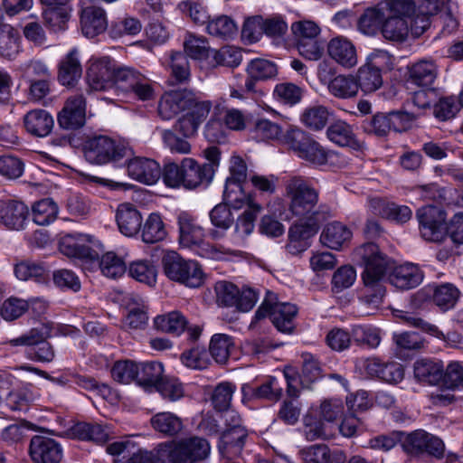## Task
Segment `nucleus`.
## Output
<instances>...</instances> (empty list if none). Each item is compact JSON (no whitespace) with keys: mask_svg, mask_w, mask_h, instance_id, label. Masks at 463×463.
Segmentation results:
<instances>
[{"mask_svg":"<svg viewBox=\"0 0 463 463\" xmlns=\"http://www.w3.org/2000/svg\"><path fill=\"white\" fill-rule=\"evenodd\" d=\"M354 255L364 266L362 278L366 288V301L374 305L380 304L386 292L382 283L388 264L386 256L373 242L362 245L356 249Z\"/></svg>","mask_w":463,"mask_h":463,"instance_id":"obj_2","label":"nucleus"},{"mask_svg":"<svg viewBox=\"0 0 463 463\" xmlns=\"http://www.w3.org/2000/svg\"><path fill=\"white\" fill-rule=\"evenodd\" d=\"M392 14L386 16L382 27L384 39L402 43L410 32L408 20L415 14V3L412 0H390Z\"/></svg>","mask_w":463,"mask_h":463,"instance_id":"obj_6","label":"nucleus"},{"mask_svg":"<svg viewBox=\"0 0 463 463\" xmlns=\"http://www.w3.org/2000/svg\"><path fill=\"white\" fill-rule=\"evenodd\" d=\"M370 204L374 213L398 223L407 222L412 216L411 210L406 205H399L382 199H373Z\"/></svg>","mask_w":463,"mask_h":463,"instance_id":"obj_32","label":"nucleus"},{"mask_svg":"<svg viewBox=\"0 0 463 463\" xmlns=\"http://www.w3.org/2000/svg\"><path fill=\"white\" fill-rule=\"evenodd\" d=\"M422 279V271L412 263L396 266L388 275L390 284L400 290L414 288L421 283Z\"/></svg>","mask_w":463,"mask_h":463,"instance_id":"obj_21","label":"nucleus"},{"mask_svg":"<svg viewBox=\"0 0 463 463\" xmlns=\"http://www.w3.org/2000/svg\"><path fill=\"white\" fill-rule=\"evenodd\" d=\"M214 174L212 165H199L194 158L183 159V186L194 189L201 184H208Z\"/></svg>","mask_w":463,"mask_h":463,"instance_id":"obj_18","label":"nucleus"},{"mask_svg":"<svg viewBox=\"0 0 463 463\" xmlns=\"http://www.w3.org/2000/svg\"><path fill=\"white\" fill-rule=\"evenodd\" d=\"M206 31L214 37L228 40L237 33L238 26L232 17L222 14L207 21Z\"/></svg>","mask_w":463,"mask_h":463,"instance_id":"obj_40","label":"nucleus"},{"mask_svg":"<svg viewBox=\"0 0 463 463\" xmlns=\"http://www.w3.org/2000/svg\"><path fill=\"white\" fill-rule=\"evenodd\" d=\"M86 242L87 239L82 234H66L60 239L59 250L69 258L80 260L86 269L95 251Z\"/></svg>","mask_w":463,"mask_h":463,"instance_id":"obj_16","label":"nucleus"},{"mask_svg":"<svg viewBox=\"0 0 463 463\" xmlns=\"http://www.w3.org/2000/svg\"><path fill=\"white\" fill-rule=\"evenodd\" d=\"M139 80H142V74L136 71L134 69L128 67L116 68L113 79V88L119 90L122 92L128 93L131 89H133V86H136L138 83Z\"/></svg>","mask_w":463,"mask_h":463,"instance_id":"obj_57","label":"nucleus"},{"mask_svg":"<svg viewBox=\"0 0 463 463\" xmlns=\"http://www.w3.org/2000/svg\"><path fill=\"white\" fill-rule=\"evenodd\" d=\"M209 217L213 226V228L210 230L209 235L213 240L223 238L226 231L229 230L234 222L230 206L223 203L214 206L210 212Z\"/></svg>","mask_w":463,"mask_h":463,"instance_id":"obj_30","label":"nucleus"},{"mask_svg":"<svg viewBox=\"0 0 463 463\" xmlns=\"http://www.w3.org/2000/svg\"><path fill=\"white\" fill-rule=\"evenodd\" d=\"M246 72L247 75L259 80H265L275 77L278 70L276 64L270 61L254 59L248 63Z\"/></svg>","mask_w":463,"mask_h":463,"instance_id":"obj_59","label":"nucleus"},{"mask_svg":"<svg viewBox=\"0 0 463 463\" xmlns=\"http://www.w3.org/2000/svg\"><path fill=\"white\" fill-rule=\"evenodd\" d=\"M138 363L133 361H118L111 369V374L115 381L120 383H129L136 381L137 383Z\"/></svg>","mask_w":463,"mask_h":463,"instance_id":"obj_61","label":"nucleus"},{"mask_svg":"<svg viewBox=\"0 0 463 463\" xmlns=\"http://www.w3.org/2000/svg\"><path fill=\"white\" fill-rule=\"evenodd\" d=\"M115 218L118 228L123 235L133 237L139 232L143 218L140 212L132 203L119 204Z\"/></svg>","mask_w":463,"mask_h":463,"instance_id":"obj_22","label":"nucleus"},{"mask_svg":"<svg viewBox=\"0 0 463 463\" xmlns=\"http://www.w3.org/2000/svg\"><path fill=\"white\" fill-rule=\"evenodd\" d=\"M33 222L39 225H48L58 214V205L52 198L36 202L32 208Z\"/></svg>","mask_w":463,"mask_h":463,"instance_id":"obj_49","label":"nucleus"},{"mask_svg":"<svg viewBox=\"0 0 463 463\" xmlns=\"http://www.w3.org/2000/svg\"><path fill=\"white\" fill-rule=\"evenodd\" d=\"M142 25L138 19L134 17L119 18L112 22L109 34L112 38H119L123 35H135L141 31Z\"/></svg>","mask_w":463,"mask_h":463,"instance_id":"obj_63","label":"nucleus"},{"mask_svg":"<svg viewBox=\"0 0 463 463\" xmlns=\"http://www.w3.org/2000/svg\"><path fill=\"white\" fill-rule=\"evenodd\" d=\"M24 170L23 160L15 156H0V175L8 180H15L22 176Z\"/></svg>","mask_w":463,"mask_h":463,"instance_id":"obj_62","label":"nucleus"},{"mask_svg":"<svg viewBox=\"0 0 463 463\" xmlns=\"http://www.w3.org/2000/svg\"><path fill=\"white\" fill-rule=\"evenodd\" d=\"M83 152L86 160L94 165L117 163L132 154L130 147L107 136L89 138L83 146Z\"/></svg>","mask_w":463,"mask_h":463,"instance_id":"obj_5","label":"nucleus"},{"mask_svg":"<svg viewBox=\"0 0 463 463\" xmlns=\"http://www.w3.org/2000/svg\"><path fill=\"white\" fill-rule=\"evenodd\" d=\"M153 429L164 434L173 437L177 435L183 429L182 420L172 412H158L150 420Z\"/></svg>","mask_w":463,"mask_h":463,"instance_id":"obj_39","label":"nucleus"},{"mask_svg":"<svg viewBox=\"0 0 463 463\" xmlns=\"http://www.w3.org/2000/svg\"><path fill=\"white\" fill-rule=\"evenodd\" d=\"M80 28L88 38H93L108 28V19L103 8L96 5L83 6L80 12Z\"/></svg>","mask_w":463,"mask_h":463,"instance_id":"obj_19","label":"nucleus"},{"mask_svg":"<svg viewBox=\"0 0 463 463\" xmlns=\"http://www.w3.org/2000/svg\"><path fill=\"white\" fill-rule=\"evenodd\" d=\"M390 0H384L373 7L365 9L358 20V29L368 36H374L382 31L386 16L392 14Z\"/></svg>","mask_w":463,"mask_h":463,"instance_id":"obj_15","label":"nucleus"},{"mask_svg":"<svg viewBox=\"0 0 463 463\" xmlns=\"http://www.w3.org/2000/svg\"><path fill=\"white\" fill-rule=\"evenodd\" d=\"M355 80L358 89L364 93L374 92L383 85L382 73L366 64L359 68Z\"/></svg>","mask_w":463,"mask_h":463,"instance_id":"obj_51","label":"nucleus"},{"mask_svg":"<svg viewBox=\"0 0 463 463\" xmlns=\"http://www.w3.org/2000/svg\"><path fill=\"white\" fill-rule=\"evenodd\" d=\"M165 275L172 281L189 288H198L203 282V273L199 263L186 260L175 251L166 252L162 258Z\"/></svg>","mask_w":463,"mask_h":463,"instance_id":"obj_4","label":"nucleus"},{"mask_svg":"<svg viewBox=\"0 0 463 463\" xmlns=\"http://www.w3.org/2000/svg\"><path fill=\"white\" fill-rule=\"evenodd\" d=\"M25 130L36 137H45L52 130L54 120L45 109H34L28 111L23 118Z\"/></svg>","mask_w":463,"mask_h":463,"instance_id":"obj_25","label":"nucleus"},{"mask_svg":"<svg viewBox=\"0 0 463 463\" xmlns=\"http://www.w3.org/2000/svg\"><path fill=\"white\" fill-rule=\"evenodd\" d=\"M216 302L219 306L235 307L238 301L239 288L232 283L218 281L214 286Z\"/></svg>","mask_w":463,"mask_h":463,"instance_id":"obj_64","label":"nucleus"},{"mask_svg":"<svg viewBox=\"0 0 463 463\" xmlns=\"http://www.w3.org/2000/svg\"><path fill=\"white\" fill-rule=\"evenodd\" d=\"M28 207L20 201H0V222L9 229L20 230L28 218Z\"/></svg>","mask_w":463,"mask_h":463,"instance_id":"obj_23","label":"nucleus"},{"mask_svg":"<svg viewBox=\"0 0 463 463\" xmlns=\"http://www.w3.org/2000/svg\"><path fill=\"white\" fill-rule=\"evenodd\" d=\"M459 298V290L452 284L438 286L433 294L434 303L442 310L452 308Z\"/></svg>","mask_w":463,"mask_h":463,"instance_id":"obj_58","label":"nucleus"},{"mask_svg":"<svg viewBox=\"0 0 463 463\" xmlns=\"http://www.w3.org/2000/svg\"><path fill=\"white\" fill-rule=\"evenodd\" d=\"M252 133L256 139L262 141L280 140L282 137L280 126L266 118L256 121Z\"/></svg>","mask_w":463,"mask_h":463,"instance_id":"obj_60","label":"nucleus"},{"mask_svg":"<svg viewBox=\"0 0 463 463\" xmlns=\"http://www.w3.org/2000/svg\"><path fill=\"white\" fill-rule=\"evenodd\" d=\"M181 463H199L210 454V444L204 439L194 437L177 441Z\"/></svg>","mask_w":463,"mask_h":463,"instance_id":"obj_26","label":"nucleus"},{"mask_svg":"<svg viewBox=\"0 0 463 463\" xmlns=\"http://www.w3.org/2000/svg\"><path fill=\"white\" fill-rule=\"evenodd\" d=\"M420 236L428 241L439 242L446 235V213L434 205H425L416 213Z\"/></svg>","mask_w":463,"mask_h":463,"instance_id":"obj_9","label":"nucleus"},{"mask_svg":"<svg viewBox=\"0 0 463 463\" xmlns=\"http://www.w3.org/2000/svg\"><path fill=\"white\" fill-rule=\"evenodd\" d=\"M352 238L351 230L345 224L334 222L326 224L320 235L323 245L333 250H339Z\"/></svg>","mask_w":463,"mask_h":463,"instance_id":"obj_31","label":"nucleus"},{"mask_svg":"<svg viewBox=\"0 0 463 463\" xmlns=\"http://www.w3.org/2000/svg\"><path fill=\"white\" fill-rule=\"evenodd\" d=\"M127 169L130 178L147 185L156 184L161 177L159 164L148 157L136 156L128 160Z\"/></svg>","mask_w":463,"mask_h":463,"instance_id":"obj_14","label":"nucleus"},{"mask_svg":"<svg viewBox=\"0 0 463 463\" xmlns=\"http://www.w3.org/2000/svg\"><path fill=\"white\" fill-rule=\"evenodd\" d=\"M248 432L245 428H229L221 435L219 450L222 456L227 459L240 458L245 445Z\"/></svg>","mask_w":463,"mask_h":463,"instance_id":"obj_20","label":"nucleus"},{"mask_svg":"<svg viewBox=\"0 0 463 463\" xmlns=\"http://www.w3.org/2000/svg\"><path fill=\"white\" fill-rule=\"evenodd\" d=\"M234 349V341L226 334H215L212 336L209 351L218 364H225Z\"/></svg>","mask_w":463,"mask_h":463,"instance_id":"obj_44","label":"nucleus"},{"mask_svg":"<svg viewBox=\"0 0 463 463\" xmlns=\"http://www.w3.org/2000/svg\"><path fill=\"white\" fill-rule=\"evenodd\" d=\"M183 45L186 57L194 60H204L212 56L213 53V50L204 37L192 33L186 34Z\"/></svg>","mask_w":463,"mask_h":463,"instance_id":"obj_45","label":"nucleus"},{"mask_svg":"<svg viewBox=\"0 0 463 463\" xmlns=\"http://www.w3.org/2000/svg\"><path fill=\"white\" fill-rule=\"evenodd\" d=\"M29 455L34 463H60L62 449L54 439L35 435L30 441Z\"/></svg>","mask_w":463,"mask_h":463,"instance_id":"obj_12","label":"nucleus"},{"mask_svg":"<svg viewBox=\"0 0 463 463\" xmlns=\"http://www.w3.org/2000/svg\"><path fill=\"white\" fill-rule=\"evenodd\" d=\"M242 182L226 180L223 191V203L234 209L249 206L250 201L254 202L251 194H246L242 188Z\"/></svg>","mask_w":463,"mask_h":463,"instance_id":"obj_42","label":"nucleus"},{"mask_svg":"<svg viewBox=\"0 0 463 463\" xmlns=\"http://www.w3.org/2000/svg\"><path fill=\"white\" fill-rule=\"evenodd\" d=\"M358 85L354 76L338 75L330 80L329 92L339 99L354 97L358 92Z\"/></svg>","mask_w":463,"mask_h":463,"instance_id":"obj_46","label":"nucleus"},{"mask_svg":"<svg viewBox=\"0 0 463 463\" xmlns=\"http://www.w3.org/2000/svg\"><path fill=\"white\" fill-rule=\"evenodd\" d=\"M71 436L81 440L103 444L109 439V431L97 423L78 422L70 429Z\"/></svg>","mask_w":463,"mask_h":463,"instance_id":"obj_35","label":"nucleus"},{"mask_svg":"<svg viewBox=\"0 0 463 463\" xmlns=\"http://www.w3.org/2000/svg\"><path fill=\"white\" fill-rule=\"evenodd\" d=\"M236 389V385L231 382H222L217 384L211 396L213 408L218 411H224L230 409Z\"/></svg>","mask_w":463,"mask_h":463,"instance_id":"obj_53","label":"nucleus"},{"mask_svg":"<svg viewBox=\"0 0 463 463\" xmlns=\"http://www.w3.org/2000/svg\"><path fill=\"white\" fill-rule=\"evenodd\" d=\"M14 273L21 280L34 279L42 282L47 279L49 271L43 263L26 260L15 266Z\"/></svg>","mask_w":463,"mask_h":463,"instance_id":"obj_52","label":"nucleus"},{"mask_svg":"<svg viewBox=\"0 0 463 463\" xmlns=\"http://www.w3.org/2000/svg\"><path fill=\"white\" fill-rule=\"evenodd\" d=\"M212 108L208 100H200L194 92L181 90L164 94L158 103V114L169 120L180 112H185L174 125V131L185 138L194 137L205 120Z\"/></svg>","mask_w":463,"mask_h":463,"instance_id":"obj_1","label":"nucleus"},{"mask_svg":"<svg viewBox=\"0 0 463 463\" xmlns=\"http://www.w3.org/2000/svg\"><path fill=\"white\" fill-rule=\"evenodd\" d=\"M129 275L136 280L148 286L156 284L157 270L156 266L149 260L133 261L128 269Z\"/></svg>","mask_w":463,"mask_h":463,"instance_id":"obj_55","label":"nucleus"},{"mask_svg":"<svg viewBox=\"0 0 463 463\" xmlns=\"http://www.w3.org/2000/svg\"><path fill=\"white\" fill-rule=\"evenodd\" d=\"M280 142L298 157L317 165L327 161L326 150L306 131L290 128L282 135Z\"/></svg>","mask_w":463,"mask_h":463,"instance_id":"obj_7","label":"nucleus"},{"mask_svg":"<svg viewBox=\"0 0 463 463\" xmlns=\"http://www.w3.org/2000/svg\"><path fill=\"white\" fill-rule=\"evenodd\" d=\"M322 376V369L317 360L310 354H303L302 373L299 376L292 367H286L284 377L287 382V394L291 398H298L300 393V385L308 388V385Z\"/></svg>","mask_w":463,"mask_h":463,"instance_id":"obj_8","label":"nucleus"},{"mask_svg":"<svg viewBox=\"0 0 463 463\" xmlns=\"http://www.w3.org/2000/svg\"><path fill=\"white\" fill-rule=\"evenodd\" d=\"M414 376L422 383L437 384L442 378V364L431 360L421 359L414 364Z\"/></svg>","mask_w":463,"mask_h":463,"instance_id":"obj_41","label":"nucleus"},{"mask_svg":"<svg viewBox=\"0 0 463 463\" xmlns=\"http://www.w3.org/2000/svg\"><path fill=\"white\" fill-rule=\"evenodd\" d=\"M329 110L326 107L317 105L307 108L301 115L300 120L311 130H321L326 127L329 118Z\"/></svg>","mask_w":463,"mask_h":463,"instance_id":"obj_50","label":"nucleus"},{"mask_svg":"<svg viewBox=\"0 0 463 463\" xmlns=\"http://www.w3.org/2000/svg\"><path fill=\"white\" fill-rule=\"evenodd\" d=\"M187 325V319L179 311H172L157 316L154 319V326L157 330L174 335H180L185 330Z\"/></svg>","mask_w":463,"mask_h":463,"instance_id":"obj_38","label":"nucleus"},{"mask_svg":"<svg viewBox=\"0 0 463 463\" xmlns=\"http://www.w3.org/2000/svg\"><path fill=\"white\" fill-rule=\"evenodd\" d=\"M177 225L178 241L182 247L193 248L202 244L205 237V230L196 216L187 212H181L177 215Z\"/></svg>","mask_w":463,"mask_h":463,"instance_id":"obj_13","label":"nucleus"},{"mask_svg":"<svg viewBox=\"0 0 463 463\" xmlns=\"http://www.w3.org/2000/svg\"><path fill=\"white\" fill-rule=\"evenodd\" d=\"M438 76V67L433 61L421 60L409 69V82L420 88L432 87Z\"/></svg>","mask_w":463,"mask_h":463,"instance_id":"obj_29","label":"nucleus"},{"mask_svg":"<svg viewBox=\"0 0 463 463\" xmlns=\"http://www.w3.org/2000/svg\"><path fill=\"white\" fill-rule=\"evenodd\" d=\"M81 75L82 67L79 59V51L74 48L61 60L57 79L62 86L73 88Z\"/></svg>","mask_w":463,"mask_h":463,"instance_id":"obj_24","label":"nucleus"},{"mask_svg":"<svg viewBox=\"0 0 463 463\" xmlns=\"http://www.w3.org/2000/svg\"><path fill=\"white\" fill-rule=\"evenodd\" d=\"M212 59L213 67L226 66L234 68L241 64L242 53L241 49L235 46L226 45L219 50H213Z\"/></svg>","mask_w":463,"mask_h":463,"instance_id":"obj_54","label":"nucleus"},{"mask_svg":"<svg viewBox=\"0 0 463 463\" xmlns=\"http://www.w3.org/2000/svg\"><path fill=\"white\" fill-rule=\"evenodd\" d=\"M304 463H345V456L340 450L331 451L324 444L312 445L299 451Z\"/></svg>","mask_w":463,"mask_h":463,"instance_id":"obj_28","label":"nucleus"},{"mask_svg":"<svg viewBox=\"0 0 463 463\" xmlns=\"http://www.w3.org/2000/svg\"><path fill=\"white\" fill-rule=\"evenodd\" d=\"M86 105V97L82 91L68 97L62 109L58 113L59 126L68 130L81 128L85 124Z\"/></svg>","mask_w":463,"mask_h":463,"instance_id":"obj_10","label":"nucleus"},{"mask_svg":"<svg viewBox=\"0 0 463 463\" xmlns=\"http://www.w3.org/2000/svg\"><path fill=\"white\" fill-rule=\"evenodd\" d=\"M298 307L290 303H274L271 311V322L276 328L283 333H291L294 329V319Z\"/></svg>","mask_w":463,"mask_h":463,"instance_id":"obj_34","label":"nucleus"},{"mask_svg":"<svg viewBox=\"0 0 463 463\" xmlns=\"http://www.w3.org/2000/svg\"><path fill=\"white\" fill-rule=\"evenodd\" d=\"M261 209L260 204L250 201L247 209L237 219L234 229L237 244L243 242L244 239L253 232L255 220Z\"/></svg>","mask_w":463,"mask_h":463,"instance_id":"obj_36","label":"nucleus"},{"mask_svg":"<svg viewBox=\"0 0 463 463\" xmlns=\"http://www.w3.org/2000/svg\"><path fill=\"white\" fill-rule=\"evenodd\" d=\"M116 65L109 57L91 59L87 69L86 80L89 89L91 90H106L113 88V79Z\"/></svg>","mask_w":463,"mask_h":463,"instance_id":"obj_11","label":"nucleus"},{"mask_svg":"<svg viewBox=\"0 0 463 463\" xmlns=\"http://www.w3.org/2000/svg\"><path fill=\"white\" fill-rule=\"evenodd\" d=\"M326 136L330 141L340 146H349L354 149H360L362 146L352 127L343 120L333 122L326 129Z\"/></svg>","mask_w":463,"mask_h":463,"instance_id":"obj_33","label":"nucleus"},{"mask_svg":"<svg viewBox=\"0 0 463 463\" xmlns=\"http://www.w3.org/2000/svg\"><path fill=\"white\" fill-rule=\"evenodd\" d=\"M164 365L157 361L138 363L137 384L144 388L156 387L164 379Z\"/></svg>","mask_w":463,"mask_h":463,"instance_id":"obj_37","label":"nucleus"},{"mask_svg":"<svg viewBox=\"0 0 463 463\" xmlns=\"http://www.w3.org/2000/svg\"><path fill=\"white\" fill-rule=\"evenodd\" d=\"M86 269L91 270L99 269L104 276L110 279H117L125 273L126 264L120 257L112 251L105 253L102 255L101 259H99L98 253L94 251V256L90 259Z\"/></svg>","mask_w":463,"mask_h":463,"instance_id":"obj_27","label":"nucleus"},{"mask_svg":"<svg viewBox=\"0 0 463 463\" xmlns=\"http://www.w3.org/2000/svg\"><path fill=\"white\" fill-rule=\"evenodd\" d=\"M71 7H59L57 9L45 8L43 16L47 26L54 32L64 31L71 18Z\"/></svg>","mask_w":463,"mask_h":463,"instance_id":"obj_56","label":"nucleus"},{"mask_svg":"<svg viewBox=\"0 0 463 463\" xmlns=\"http://www.w3.org/2000/svg\"><path fill=\"white\" fill-rule=\"evenodd\" d=\"M289 212L299 220L317 219L315 210L318 203V191L302 176H292L285 184Z\"/></svg>","mask_w":463,"mask_h":463,"instance_id":"obj_3","label":"nucleus"},{"mask_svg":"<svg viewBox=\"0 0 463 463\" xmlns=\"http://www.w3.org/2000/svg\"><path fill=\"white\" fill-rule=\"evenodd\" d=\"M19 52L17 31L7 24H0V55L12 59Z\"/></svg>","mask_w":463,"mask_h":463,"instance_id":"obj_48","label":"nucleus"},{"mask_svg":"<svg viewBox=\"0 0 463 463\" xmlns=\"http://www.w3.org/2000/svg\"><path fill=\"white\" fill-rule=\"evenodd\" d=\"M166 230L161 216L152 213L145 221L142 229V241L148 244L156 243L166 237Z\"/></svg>","mask_w":463,"mask_h":463,"instance_id":"obj_43","label":"nucleus"},{"mask_svg":"<svg viewBox=\"0 0 463 463\" xmlns=\"http://www.w3.org/2000/svg\"><path fill=\"white\" fill-rule=\"evenodd\" d=\"M301 433L307 441L326 439L328 434L322 419L313 412H307L302 420Z\"/></svg>","mask_w":463,"mask_h":463,"instance_id":"obj_47","label":"nucleus"},{"mask_svg":"<svg viewBox=\"0 0 463 463\" xmlns=\"http://www.w3.org/2000/svg\"><path fill=\"white\" fill-rule=\"evenodd\" d=\"M327 53L337 64L346 69L354 67L358 62L355 46L344 36H335L328 42Z\"/></svg>","mask_w":463,"mask_h":463,"instance_id":"obj_17","label":"nucleus"}]
</instances>
